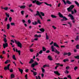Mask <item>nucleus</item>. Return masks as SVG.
Wrapping results in <instances>:
<instances>
[{"label": "nucleus", "mask_w": 79, "mask_h": 79, "mask_svg": "<svg viewBox=\"0 0 79 79\" xmlns=\"http://www.w3.org/2000/svg\"><path fill=\"white\" fill-rule=\"evenodd\" d=\"M72 15H73V14H74V13H76V12H77V11H76V9H74L73 11V10H72Z\"/></svg>", "instance_id": "obj_13"}, {"label": "nucleus", "mask_w": 79, "mask_h": 79, "mask_svg": "<svg viewBox=\"0 0 79 79\" xmlns=\"http://www.w3.org/2000/svg\"><path fill=\"white\" fill-rule=\"evenodd\" d=\"M73 51H74V52H75V53H76V52H77V51L76 49H74L73 50Z\"/></svg>", "instance_id": "obj_53"}, {"label": "nucleus", "mask_w": 79, "mask_h": 79, "mask_svg": "<svg viewBox=\"0 0 79 79\" xmlns=\"http://www.w3.org/2000/svg\"><path fill=\"white\" fill-rule=\"evenodd\" d=\"M46 40H48L49 39V37L48 35V36H46Z\"/></svg>", "instance_id": "obj_47"}, {"label": "nucleus", "mask_w": 79, "mask_h": 79, "mask_svg": "<svg viewBox=\"0 0 79 79\" xmlns=\"http://www.w3.org/2000/svg\"><path fill=\"white\" fill-rule=\"evenodd\" d=\"M30 1H32L33 3H35L37 5H39L40 6V5H42L43 2H39V1L37 0H30Z\"/></svg>", "instance_id": "obj_1"}, {"label": "nucleus", "mask_w": 79, "mask_h": 79, "mask_svg": "<svg viewBox=\"0 0 79 79\" xmlns=\"http://www.w3.org/2000/svg\"><path fill=\"white\" fill-rule=\"evenodd\" d=\"M56 64H57V65H59L60 66H63V64L60 65L59 63H56Z\"/></svg>", "instance_id": "obj_43"}, {"label": "nucleus", "mask_w": 79, "mask_h": 79, "mask_svg": "<svg viewBox=\"0 0 79 79\" xmlns=\"http://www.w3.org/2000/svg\"><path fill=\"white\" fill-rule=\"evenodd\" d=\"M77 66H75L74 68V69L75 70V71H76V70L77 69Z\"/></svg>", "instance_id": "obj_51"}, {"label": "nucleus", "mask_w": 79, "mask_h": 79, "mask_svg": "<svg viewBox=\"0 0 79 79\" xmlns=\"http://www.w3.org/2000/svg\"><path fill=\"white\" fill-rule=\"evenodd\" d=\"M29 10L31 11V12H33V10H32L31 9H29Z\"/></svg>", "instance_id": "obj_60"}, {"label": "nucleus", "mask_w": 79, "mask_h": 79, "mask_svg": "<svg viewBox=\"0 0 79 79\" xmlns=\"http://www.w3.org/2000/svg\"><path fill=\"white\" fill-rule=\"evenodd\" d=\"M10 62V60H7L5 62V64H7V63Z\"/></svg>", "instance_id": "obj_35"}, {"label": "nucleus", "mask_w": 79, "mask_h": 79, "mask_svg": "<svg viewBox=\"0 0 79 79\" xmlns=\"http://www.w3.org/2000/svg\"><path fill=\"white\" fill-rule=\"evenodd\" d=\"M31 72H32V73H33V75H34V76H35L37 74V73L36 72H35L34 71L32 70H31Z\"/></svg>", "instance_id": "obj_10"}, {"label": "nucleus", "mask_w": 79, "mask_h": 79, "mask_svg": "<svg viewBox=\"0 0 79 79\" xmlns=\"http://www.w3.org/2000/svg\"><path fill=\"white\" fill-rule=\"evenodd\" d=\"M38 24V22H37L35 21V25H37Z\"/></svg>", "instance_id": "obj_58"}, {"label": "nucleus", "mask_w": 79, "mask_h": 79, "mask_svg": "<svg viewBox=\"0 0 79 79\" xmlns=\"http://www.w3.org/2000/svg\"><path fill=\"white\" fill-rule=\"evenodd\" d=\"M25 8H26V6L25 5L21 6L20 7V8L22 9H24Z\"/></svg>", "instance_id": "obj_20"}, {"label": "nucleus", "mask_w": 79, "mask_h": 79, "mask_svg": "<svg viewBox=\"0 0 79 79\" xmlns=\"http://www.w3.org/2000/svg\"><path fill=\"white\" fill-rule=\"evenodd\" d=\"M37 23H39V24H41V23H40V20H37Z\"/></svg>", "instance_id": "obj_62"}, {"label": "nucleus", "mask_w": 79, "mask_h": 79, "mask_svg": "<svg viewBox=\"0 0 79 79\" xmlns=\"http://www.w3.org/2000/svg\"><path fill=\"white\" fill-rule=\"evenodd\" d=\"M52 28H53L55 30V29H56V27H55V26H52Z\"/></svg>", "instance_id": "obj_44"}, {"label": "nucleus", "mask_w": 79, "mask_h": 79, "mask_svg": "<svg viewBox=\"0 0 79 79\" xmlns=\"http://www.w3.org/2000/svg\"><path fill=\"white\" fill-rule=\"evenodd\" d=\"M24 11L23 10H22L21 11V14H22V15H24Z\"/></svg>", "instance_id": "obj_50"}, {"label": "nucleus", "mask_w": 79, "mask_h": 79, "mask_svg": "<svg viewBox=\"0 0 79 79\" xmlns=\"http://www.w3.org/2000/svg\"><path fill=\"white\" fill-rule=\"evenodd\" d=\"M44 4H45L46 5H47L48 6H49L51 7H52V4H48L47 2H44Z\"/></svg>", "instance_id": "obj_19"}, {"label": "nucleus", "mask_w": 79, "mask_h": 79, "mask_svg": "<svg viewBox=\"0 0 79 79\" xmlns=\"http://www.w3.org/2000/svg\"><path fill=\"white\" fill-rule=\"evenodd\" d=\"M38 65V63L36 62V61H34V63L32 64L31 65V68H34L35 67V66H37Z\"/></svg>", "instance_id": "obj_4"}, {"label": "nucleus", "mask_w": 79, "mask_h": 79, "mask_svg": "<svg viewBox=\"0 0 79 79\" xmlns=\"http://www.w3.org/2000/svg\"><path fill=\"white\" fill-rule=\"evenodd\" d=\"M22 22L23 23H26V21H25V20L23 19L22 20Z\"/></svg>", "instance_id": "obj_48"}, {"label": "nucleus", "mask_w": 79, "mask_h": 79, "mask_svg": "<svg viewBox=\"0 0 79 79\" xmlns=\"http://www.w3.org/2000/svg\"><path fill=\"white\" fill-rule=\"evenodd\" d=\"M54 73L56 74H57V75H58V76H60V73H59V72L57 71H54Z\"/></svg>", "instance_id": "obj_15"}, {"label": "nucleus", "mask_w": 79, "mask_h": 79, "mask_svg": "<svg viewBox=\"0 0 79 79\" xmlns=\"http://www.w3.org/2000/svg\"><path fill=\"white\" fill-rule=\"evenodd\" d=\"M34 60L32 59H31L29 63V64H32V63H34Z\"/></svg>", "instance_id": "obj_11"}, {"label": "nucleus", "mask_w": 79, "mask_h": 79, "mask_svg": "<svg viewBox=\"0 0 79 79\" xmlns=\"http://www.w3.org/2000/svg\"><path fill=\"white\" fill-rule=\"evenodd\" d=\"M51 17H52V18H56V16L53 15H51Z\"/></svg>", "instance_id": "obj_30"}, {"label": "nucleus", "mask_w": 79, "mask_h": 79, "mask_svg": "<svg viewBox=\"0 0 79 79\" xmlns=\"http://www.w3.org/2000/svg\"><path fill=\"white\" fill-rule=\"evenodd\" d=\"M40 30L43 32H44L45 31V29L43 28L40 29Z\"/></svg>", "instance_id": "obj_24"}, {"label": "nucleus", "mask_w": 79, "mask_h": 79, "mask_svg": "<svg viewBox=\"0 0 79 79\" xmlns=\"http://www.w3.org/2000/svg\"><path fill=\"white\" fill-rule=\"evenodd\" d=\"M30 52H34V50H33V49H30Z\"/></svg>", "instance_id": "obj_59"}, {"label": "nucleus", "mask_w": 79, "mask_h": 79, "mask_svg": "<svg viewBox=\"0 0 79 79\" xmlns=\"http://www.w3.org/2000/svg\"><path fill=\"white\" fill-rule=\"evenodd\" d=\"M3 9H4V10H5V11H7V10H8V7H4L3 8Z\"/></svg>", "instance_id": "obj_34"}, {"label": "nucleus", "mask_w": 79, "mask_h": 79, "mask_svg": "<svg viewBox=\"0 0 79 79\" xmlns=\"http://www.w3.org/2000/svg\"><path fill=\"white\" fill-rule=\"evenodd\" d=\"M40 14H41L42 16H45V14H44V13H43V12H40Z\"/></svg>", "instance_id": "obj_33"}, {"label": "nucleus", "mask_w": 79, "mask_h": 79, "mask_svg": "<svg viewBox=\"0 0 79 79\" xmlns=\"http://www.w3.org/2000/svg\"><path fill=\"white\" fill-rule=\"evenodd\" d=\"M43 52V50H40L39 52V54H42Z\"/></svg>", "instance_id": "obj_46"}, {"label": "nucleus", "mask_w": 79, "mask_h": 79, "mask_svg": "<svg viewBox=\"0 0 79 79\" xmlns=\"http://www.w3.org/2000/svg\"><path fill=\"white\" fill-rule=\"evenodd\" d=\"M12 58L14 60H16V57H15V55H13Z\"/></svg>", "instance_id": "obj_29"}, {"label": "nucleus", "mask_w": 79, "mask_h": 79, "mask_svg": "<svg viewBox=\"0 0 79 79\" xmlns=\"http://www.w3.org/2000/svg\"><path fill=\"white\" fill-rule=\"evenodd\" d=\"M69 17H70L71 18V19L72 20H74V17L71 15V14H69L68 16Z\"/></svg>", "instance_id": "obj_9"}, {"label": "nucleus", "mask_w": 79, "mask_h": 79, "mask_svg": "<svg viewBox=\"0 0 79 79\" xmlns=\"http://www.w3.org/2000/svg\"><path fill=\"white\" fill-rule=\"evenodd\" d=\"M7 29L9 30V28H10V25L8 23L6 25Z\"/></svg>", "instance_id": "obj_17"}, {"label": "nucleus", "mask_w": 79, "mask_h": 79, "mask_svg": "<svg viewBox=\"0 0 79 79\" xmlns=\"http://www.w3.org/2000/svg\"><path fill=\"white\" fill-rule=\"evenodd\" d=\"M62 18H63V19H64V20H67V18H66L64 17H63Z\"/></svg>", "instance_id": "obj_56"}, {"label": "nucleus", "mask_w": 79, "mask_h": 79, "mask_svg": "<svg viewBox=\"0 0 79 79\" xmlns=\"http://www.w3.org/2000/svg\"><path fill=\"white\" fill-rule=\"evenodd\" d=\"M60 5H61V3H59V4H58V7H60Z\"/></svg>", "instance_id": "obj_63"}, {"label": "nucleus", "mask_w": 79, "mask_h": 79, "mask_svg": "<svg viewBox=\"0 0 79 79\" xmlns=\"http://www.w3.org/2000/svg\"><path fill=\"white\" fill-rule=\"evenodd\" d=\"M27 22L29 24H31V20H30V19H28V20Z\"/></svg>", "instance_id": "obj_39"}, {"label": "nucleus", "mask_w": 79, "mask_h": 79, "mask_svg": "<svg viewBox=\"0 0 79 79\" xmlns=\"http://www.w3.org/2000/svg\"><path fill=\"white\" fill-rule=\"evenodd\" d=\"M36 12L37 13L36 14V16H39L40 18H41V19H43L42 18V17L40 15V12H39V11H37Z\"/></svg>", "instance_id": "obj_5"}, {"label": "nucleus", "mask_w": 79, "mask_h": 79, "mask_svg": "<svg viewBox=\"0 0 79 79\" xmlns=\"http://www.w3.org/2000/svg\"><path fill=\"white\" fill-rule=\"evenodd\" d=\"M13 71V69H11L10 70V73H12Z\"/></svg>", "instance_id": "obj_64"}, {"label": "nucleus", "mask_w": 79, "mask_h": 79, "mask_svg": "<svg viewBox=\"0 0 79 79\" xmlns=\"http://www.w3.org/2000/svg\"><path fill=\"white\" fill-rule=\"evenodd\" d=\"M15 50L16 51V52H18V53L19 55H21V51H18V49L17 48L15 49Z\"/></svg>", "instance_id": "obj_14"}, {"label": "nucleus", "mask_w": 79, "mask_h": 79, "mask_svg": "<svg viewBox=\"0 0 79 79\" xmlns=\"http://www.w3.org/2000/svg\"><path fill=\"white\" fill-rule=\"evenodd\" d=\"M63 61L64 62H66V61H69V59H66L63 60Z\"/></svg>", "instance_id": "obj_27"}, {"label": "nucleus", "mask_w": 79, "mask_h": 79, "mask_svg": "<svg viewBox=\"0 0 79 79\" xmlns=\"http://www.w3.org/2000/svg\"><path fill=\"white\" fill-rule=\"evenodd\" d=\"M10 24L11 26H15V24L14 23H11Z\"/></svg>", "instance_id": "obj_45"}, {"label": "nucleus", "mask_w": 79, "mask_h": 79, "mask_svg": "<svg viewBox=\"0 0 79 79\" xmlns=\"http://www.w3.org/2000/svg\"><path fill=\"white\" fill-rule=\"evenodd\" d=\"M3 40L4 41L5 43H6L7 42V40H6V38H4Z\"/></svg>", "instance_id": "obj_32"}, {"label": "nucleus", "mask_w": 79, "mask_h": 79, "mask_svg": "<svg viewBox=\"0 0 79 79\" xmlns=\"http://www.w3.org/2000/svg\"><path fill=\"white\" fill-rule=\"evenodd\" d=\"M67 24H69L70 27H71L72 26V24H71V22H68Z\"/></svg>", "instance_id": "obj_22"}, {"label": "nucleus", "mask_w": 79, "mask_h": 79, "mask_svg": "<svg viewBox=\"0 0 79 79\" xmlns=\"http://www.w3.org/2000/svg\"><path fill=\"white\" fill-rule=\"evenodd\" d=\"M75 40H76V41L79 40V35H77L76 36V38L75 39Z\"/></svg>", "instance_id": "obj_28"}, {"label": "nucleus", "mask_w": 79, "mask_h": 79, "mask_svg": "<svg viewBox=\"0 0 79 79\" xmlns=\"http://www.w3.org/2000/svg\"><path fill=\"white\" fill-rule=\"evenodd\" d=\"M14 40L16 44H17L18 47H20V48H22V44H21V43H20L19 42L16 41L15 40Z\"/></svg>", "instance_id": "obj_3"}, {"label": "nucleus", "mask_w": 79, "mask_h": 79, "mask_svg": "<svg viewBox=\"0 0 79 79\" xmlns=\"http://www.w3.org/2000/svg\"><path fill=\"white\" fill-rule=\"evenodd\" d=\"M74 58H77V59H79V56H74Z\"/></svg>", "instance_id": "obj_42"}, {"label": "nucleus", "mask_w": 79, "mask_h": 79, "mask_svg": "<svg viewBox=\"0 0 79 79\" xmlns=\"http://www.w3.org/2000/svg\"><path fill=\"white\" fill-rule=\"evenodd\" d=\"M62 1L64 2V3L66 5V1L64 0H62Z\"/></svg>", "instance_id": "obj_54"}, {"label": "nucleus", "mask_w": 79, "mask_h": 79, "mask_svg": "<svg viewBox=\"0 0 79 79\" xmlns=\"http://www.w3.org/2000/svg\"><path fill=\"white\" fill-rule=\"evenodd\" d=\"M19 71H20L21 74H23V70L22 69H20L19 68Z\"/></svg>", "instance_id": "obj_26"}, {"label": "nucleus", "mask_w": 79, "mask_h": 79, "mask_svg": "<svg viewBox=\"0 0 79 79\" xmlns=\"http://www.w3.org/2000/svg\"><path fill=\"white\" fill-rule=\"evenodd\" d=\"M10 64H9L7 65V67H5L4 69V70H7V69H8V70H10Z\"/></svg>", "instance_id": "obj_7"}, {"label": "nucleus", "mask_w": 79, "mask_h": 79, "mask_svg": "<svg viewBox=\"0 0 79 79\" xmlns=\"http://www.w3.org/2000/svg\"><path fill=\"white\" fill-rule=\"evenodd\" d=\"M15 77V75L13 74H11L10 75V78L13 79Z\"/></svg>", "instance_id": "obj_21"}, {"label": "nucleus", "mask_w": 79, "mask_h": 79, "mask_svg": "<svg viewBox=\"0 0 79 79\" xmlns=\"http://www.w3.org/2000/svg\"><path fill=\"white\" fill-rule=\"evenodd\" d=\"M12 20V18H11V17H10L9 18V21L10 22H11V21Z\"/></svg>", "instance_id": "obj_52"}, {"label": "nucleus", "mask_w": 79, "mask_h": 79, "mask_svg": "<svg viewBox=\"0 0 79 79\" xmlns=\"http://www.w3.org/2000/svg\"><path fill=\"white\" fill-rule=\"evenodd\" d=\"M76 48L77 49H79V45L78 44L76 46Z\"/></svg>", "instance_id": "obj_41"}, {"label": "nucleus", "mask_w": 79, "mask_h": 79, "mask_svg": "<svg viewBox=\"0 0 79 79\" xmlns=\"http://www.w3.org/2000/svg\"><path fill=\"white\" fill-rule=\"evenodd\" d=\"M27 74H26L25 76V79H27Z\"/></svg>", "instance_id": "obj_57"}, {"label": "nucleus", "mask_w": 79, "mask_h": 79, "mask_svg": "<svg viewBox=\"0 0 79 79\" xmlns=\"http://www.w3.org/2000/svg\"><path fill=\"white\" fill-rule=\"evenodd\" d=\"M68 77V78H69L70 79H72V78H71V76L70 75H69L67 76Z\"/></svg>", "instance_id": "obj_49"}, {"label": "nucleus", "mask_w": 79, "mask_h": 79, "mask_svg": "<svg viewBox=\"0 0 79 79\" xmlns=\"http://www.w3.org/2000/svg\"><path fill=\"white\" fill-rule=\"evenodd\" d=\"M54 47H58V48H59V46H58V44L56 43H54Z\"/></svg>", "instance_id": "obj_16"}, {"label": "nucleus", "mask_w": 79, "mask_h": 79, "mask_svg": "<svg viewBox=\"0 0 79 79\" xmlns=\"http://www.w3.org/2000/svg\"><path fill=\"white\" fill-rule=\"evenodd\" d=\"M34 37L35 38H37V37H38V35H34Z\"/></svg>", "instance_id": "obj_61"}, {"label": "nucleus", "mask_w": 79, "mask_h": 79, "mask_svg": "<svg viewBox=\"0 0 79 79\" xmlns=\"http://www.w3.org/2000/svg\"><path fill=\"white\" fill-rule=\"evenodd\" d=\"M6 16L7 17V18H9V17H10V15H8V14H7V13H6Z\"/></svg>", "instance_id": "obj_40"}, {"label": "nucleus", "mask_w": 79, "mask_h": 79, "mask_svg": "<svg viewBox=\"0 0 79 79\" xmlns=\"http://www.w3.org/2000/svg\"><path fill=\"white\" fill-rule=\"evenodd\" d=\"M49 65H47V64H45L44 65L43 67L44 68H45V67H49Z\"/></svg>", "instance_id": "obj_23"}, {"label": "nucleus", "mask_w": 79, "mask_h": 79, "mask_svg": "<svg viewBox=\"0 0 79 79\" xmlns=\"http://www.w3.org/2000/svg\"><path fill=\"white\" fill-rule=\"evenodd\" d=\"M74 7V6L73 5H72L69 7V8H67V10L68 11H71V10Z\"/></svg>", "instance_id": "obj_6"}, {"label": "nucleus", "mask_w": 79, "mask_h": 79, "mask_svg": "<svg viewBox=\"0 0 79 79\" xmlns=\"http://www.w3.org/2000/svg\"><path fill=\"white\" fill-rule=\"evenodd\" d=\"M48 58L49 60H50V61H52V60H53V59H52V56H48Z\"/></svg>", "instance_id": "obj_12"}, {"label": "nucleus", "mask_w": 79, "mask_h": 79, "mask_svg": "<svg viewBox=\"0 0 79 79\" xmlns=\"http://www.w3.org/2000/svg\"><path fill=\"white\" fill-rule=\"evenodd\" d=\"M74 2L76 4V5H77L78 6H79V3H78L77 2V1H75Z\"/></svg>", "instance_id": "obj_25"}, {"label": "nucleus", "mask_w": 79, "mask_h": 79, "mask_svg": "<svg viewBox=\"0 0 79 79\" xmlns=\"http://www.w3.org/2000/svg\"><path fill=\"white\" fill-rule=\"evenodd\" d=\"M51 49L52 50V52H54L55 53H57L58 55H59L60 53V52L58 51V50L56 48H54V46L53 45L51 46Z\"/></svg>", "instance_id": "obj_2"}, {"label": "nucleus", "mask_w": 79, "mask_h": 79, "mask_svg": "<svg viewBox=\"0 0 79 79\" xmlns=\"http://www.w3.org/2000/svg\"><path fill=\"white\" fill-rule=\"evenodd\" d=\"M58 15L59 16V17H60V18H63V15L61 14L60 12L58 13Z\"/></svg>", "instance_id": "obj_18"}, {"label": "nucleus", "mask_w": 79, "mask_h": 79, "mask_svg": "<svg viewBox=\"0 0 79 79\" xmlns=\"http://www.w3.org/2000/svg\"><path fill=\"white\" fill-rule=\"evenodd\" d=\"M41 69H42V72L43 73H44L45 72V69H44L43 68L41 67Z\"/></svg>", "instance_id": "obj_31"}, {"label": "nucleus", "mask_w": 79, "mask_h": 79, "mask_svg": "<svg viewBox=\"0 0 79 79\" xmlns=\"http://www.w3.org/2000/svg\"><path fill=\"white\" fill-rule=\"evenodd\" d=\"M67 55L69 56H71V52H69L67 53Z\"/></svg>", "instance_id": "obj_38"}, {"label": "nucleus", "mask_w": 79, "mask_h": 79, "mask_svg": "<svg viewBox=\"0 0 79 79\" xmlns=\"http://www.w3.org/2000/svg\"><path fill=\"white\" fill-rule=\"evenodd\" d=\"M8 46V43H5L3 44V47L4 48H5L7 47Z\"/></svg>", "instance_id": "obj_8"}, {"label": "nucleus", "mask_w": 79, "mask_h": 79, "mask_svg": "<svg viewBox=\"0 0 79 79\" xmlns=\"http://www.w3.org/2000/svg\"><path fill=\"white\" fill-rule=\"evenodd\" d=\"M66 69H69V66H67L66 67Z\"/></svg>", "instance_id": "obj_55"}, {"label": "nucleus", "mask_w": 79, "mask_h": 79, "mask_svg": "<svg viewBox=\"0 0 79 79\" xmlns=\"http://www.w3.org/2000/svg\"><path fill=\"white\" fill-rule=\"evenodd\" d=\"M66 3H68V4H71V2L70 1H69L68 0L66 1Z\"/></svg>", "instance_id": "obj_36"}, {"label": "nucleus", "mask_w": 79, "mask_h": 79, "mask_svg": "<svg viewBox=\"0 0 79 79\" xmlns=\"http://www.w3.org/2000/svg\"><path fill=\"white\" fill-rule=\"evenodd\" d=\"M43 52H45V51H46V48H45L44 47H43Z\"/></svg>", "instance_id": "obj_37"}]
</instances>
